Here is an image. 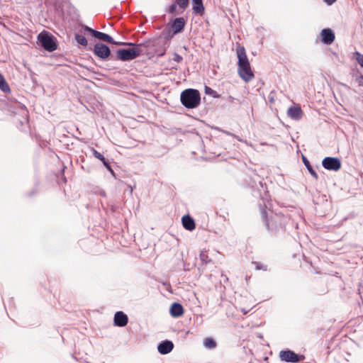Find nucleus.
Here are the masks:
<instances>
[{"label":"nucleus","mask_w":363,"mask_h":363,"mask_svg":"<svg viewBox=\"0 0 363 363\" xmlns=\"http://www.w3.org/2000/svg\"><path fill=\"white\" fill-rule=\"evenodd\" d=\"M261 213L267 230L274 234L282 230L289 220L288 216L280 213L272 214L268 217L264 209L262 210Z\"/></svg>","instance_id":"nucleus-1"},{"label":"nucleus","mask_w":363,"mask_h":363,"mask_svg":"<svg viewBox=\"0 0 363 363\" xmlns=\"http://www.w3.org/2000/svg\"><path fill=\"white\" fill-rule=\"evenodd\" d=\"M237 56L238 59V74L245 82H250L254 78V74L251 69L250 64L243 46H238Z\"/></svg>","instance_id":"nucleus-2"},{"label":"nucleus","mask_w":363,"mask_h":363,"mask_svg":"<svg viewBox=\"0 0 363 363\" xmlns=\"http://www.w3.org/2000/svg\"><path fill=\"white\" fill-rule=\"evenodd\" d=\"M180 101L185 108L193 109L200 104L201 94L197 89H186L181 93Z\"/></svg>","instance_id":"nucleus-3"},{"label":"nucleus","mask_w":363,"mask_h":363,"mask_svg":"<svg viewBox=\"0 0 363 363\" xmlns=\"http://www.w3.org/2000/svg\"><path fill=\"white\" fill-rule=\"evenodd\" d=\"M143 44H137L136 47L128 49H118L116 51V57L113 60H120L121 61H129L137 58L143 52L142 47Z\"/></svg>","instance_id":"nucleus-4"},{"label":"nucleus","mask_w":363,"mask_h":363,"mask_svg":"<svg viewBox=\"0 0 363 363\" xmlns=\"http://www.w3.org/2000/svg\"><path fill=\"white\" fill-rule=\"evenodd\" d=\"M37 38L40 45L44 50L48 52H53L57 50V39L49 32L43 30L38 35Z\"/></svg>","instance_id":"nucleus-5"},{"label":"nucleus","mask_w":363,"mask_h":363,"mask_svg":"<svg viewBox=\"0 0 363 363\" xmlns=\"http://www.w3.org/2000/svg\"><path fill=\"white\" fill-rule=\"evenodd\" d=\"M93 52L95 55L101 60H106L109 57L113 59L114 57L111 55V50L108 45L102 43H97L95 44Z\"/></svg>","instance_id":"nucleus-6"},{"label":"nucleus","mask_w":363,"mask_h":363,"mask_svg":"<svg viewBox=\"0 0 363 363\" xmlns=\"http://www.w3.org/2000/svg\"><path fill=\"white\" fill-rule=\"evenodd\" d=\"M279 358L282 362L296 363L300 362L303 357L297 354L292 350H286L279 352Z\"/></svg>","instance_id":"nucleus-7"},{"label":"nucleus","mask_w":363,"mask_h":363,"mask_svg":"<svg viewBox=\"0 0 363 363\" xmlns=\"http://www.w3.org/2000/svg\"><path fill=\"white\" fill-rule=\"evenodd\" d=\"M323 167L331 171H337L341 168V161L337 157H326L322 161Z\"/></svg>","instance_id":"nucleus-8"},{"label":"nucleus","mask_w":363,"mask_h":363,"mask_svg":"<svg viewBox=\"0 0 363 363\" xmlns=\"http://www.w3.org/2000/svg\"><path fill=\"white\" fill-rule=\"evenodd\" d=\"M185 25L186 21L182 17L176 18L172 23H168V26H170V28L173 31V35L181 33L184 30Z\"/></svg>","instance_id":"nucleus-9"},{"label":"nucleus","mask_w":363,"mask_h":363,"mask_svg":"<svg viewBox=\"0 0 363 363\" xmlns=\"http://www.w3.org/2000/svg\"><path fill=\"white\" fill-rule=\"evenodd\" d=\"M128 323V318L123 311H117L113 318V325L118 327H124Z\"/></svg>","instance_id":"nucleus-10"},{"label":"nucleus","mask_w":363,"mask_h":363,"mask_svg":"<svg viewBox=\"0 0 363 363\" xmlns=\"http://www.w3.org/2000/svg\"><path fill=\"white\" fill-rule=\"evenodd\" d=\"M174 348V344L171 340H162L157 345L158 352L161 354H167L172 351Z\"/></svg>","instance_id":"nucleus-11"},{"label":"nucleus","mask_w":363,"mask_h":363,"mask_svg":"<svg viewBox=\"0 0 363 363\" xmlns=\"http://www.w3.org/2000/svg\"><path fill=\"white\" fill-rule=\"evenodd\" d=\"M184 312L182 305L178 302L173 303L169 307V313L173 318H179Z\"/></svg>","instance_id":"nucleus-12"},{"label":"nucleus","mask_w":363,"mask_h":363,"mask_svg":"<svg viewBox=\"0 0 363 363\" xmlns=\"http://www.w3.org/2000/svg\"><path fill=\"white\" fill-rule=\"evenodd\" d=\"M320 35L322 42L326 45L331 44L335 40V34L330 28L322 30Z\"/></svg>","instance_id":"nucleus-13"},{"label":"nucleus","mask_w":363,"mask_h":363,"mask_svg":"<svg viewBox=\"0 0 363 363\" xmlns=\"http://www.w3.org/2000/svg\"><path fill=\"white\" fill-rule=\"evenodd\" d=\"M287 114L291 119L298 121L303 116V111L300 106H291L288 108Z\"/></svg>","instance_id":"nucleus-14"},{"label":"nucleus","mask_w":363,"mask_h":363,"mask_svg":"<svg viewBox=\"0 0 363 363\" xmlns=\"http://www.w3.org/2000/svg\"><path fill=\"white\" fill-rule=\"evenodd\" d=\"M182 225L186 230H193L195 227L194 220L189 215H185L182 219Z\"/></svg>","instance_id":"nucleus-15"},{"label":"nucleus","mask_w":363,"mask_h":363,"mask_svg":"<svg viewBox=\"0 0 363 363\" xmlns=\"http://www.w3.org/2000/svg\"><path fill=\"white\" fill-rule=\"evenodd\" d=\"M192 9L197 13L202 15L204 12V6L202 0H192Z\"/></svg>","instance_id":"nucleus-16"},{"label":"nucleus","mask_w":363,"mask_h":363,"mask_svg":"<svg viewBox=\"0 0 363 363\" xmlns=\"http://www.w3.org/2000/svg\"><path fill=\"white\" fill-rule=\"evenodd\" d=\"M94 38H96L101 41H104V42H106V43H114V40L111 35H109L108 34H106L105 33L98 31V30H96Z\"/></svg>","instance_id":"nucleus-17"},{"label":"nucleus","mask_w":363,"mask_h":363,"mask_svg":"<svg viewBox=\"0 0 363 363\" xmlns=\"http://www.w3.org/2000/svg\"><path fill=\"white\" fill-rule=\"evenodd\" d=\"M203 345L205 348L213 350L217 347L216 340L212 337H206L203 340Z\"/></svg>","instance_id":"nucleus-18"},{"label":"nucleus","mask_w":363,"mask_h":363,"mask_svg":"<svg viewBox=\"0 0 363 363\" xmlns=\"http://www.w3.org/2000/svg\"><path fill=\"white\" fill-rule=\"evenodd\" d=\"M302 160L304 165L310 172V174L315 179H317L318 178V176L316 173V172L313 169V167L311 165L310 162L305 157L302 156Z\"/></svg>","instance_id":"nucleus-19"},{"label":"nucleus","mask_w":363,"mask_h":363,"mask_svg":"<svg viewBox=\"0 0 363 363\" xmlns=\"http://www.w3.org/2000/svg\"><path fill=\"white\" fill-rule=\"evenodd\" d=\"M0 89L4 93H9L11 89L4 77L0 73Z\"/></svg>","instance_id":"nucleus-20"},{"label":"nucleus","mask_w":363,"mask_h":363,"mask_svg":"<svg viewBox=\"0 0 363 363\" xmlns=\"http://www.w3.org/2000/svg\"><path fill=\"white\" fill-rule=\"evenodd\" d=\"M74 38L76 41L82 46H86L88 44L86 38L83 35L76 33Z\"/></svg>","instance_id":"nucleus-21"},{"label":"nucleus","mask_w":363,"mask_h":363,"mask_svg":"<svg viewBox=\"0 0 363 363\" xmlns=\"http://www.w3.org/2000/svg\"><path fill=\"white\" fill-rule=\"evenodd\" d=\"M162 35H164V38L167 40L170 39L174 37V35H173V31L171 28H169V26L163 30Z\"/></svg>","instance_id":"nucleus-22"},{"label":"nucleus","mask_w":363,"mask_h":363,"mask_svg":"<svg viewBox=\"0 0 363 363\" xmlns=\"http://www.w3.org/2000/svg\"><path fill=\"white\" fill-rule=\"evenodd\" d=\"M205 93L206 94L211 95L215 99H218L220 96V95L218 94L216 91L207 86H205Z\"/></svg>","instance_id":"nucleus-23"},{"label":"nucleus","mask_w":363,"mask_h":363,"mask_svg":"<svg viewBox=\"0 0 363 363\" xmlns=\"http://www.w3.org/2000/svg\"><path fill=\"white\" fill-rule=\"evenodd\" d=\"M200 259L203 263L208 264L210 263L211 259L208 257V253L206 251H201L200 253Z\"/></svg>","instance_id":"nucleus-24"},{"label":"nucleus","mask_w":363,"mask_h":363,"mask_svg":"<svg viewBox=\"0 0 363 363\" xmlns=\"http://www.w3.org/2000/svg\"><path fill=\"white\" fill-rule=\"evenodd\" d=\"M189 0H175L176 4L183 10L186 9L189 6Z\"/></svg>","instance_id":"nucleus-25"},{"label":"nucleus","mask_w":363,"mask_h":363,"mask_svg":"<svg viewBox=\"0 0 363 363\" xmlns=\"http://www.w3.org/2000/svg\"><path fill=\"white\" fill-rule=\"evenodd\" d=\"M91 151H92V153L94 155V156L99 159V160H101L102 162H104V161H106V158L104 157L103 155H101L100 152H99L97 150H96L95 149L92 148L91 149Z\"/></svg>","instance_id":"nucleus-26"},{"label":"nucleus","mask_w":363,"mask_h":363,"mask_svg":"<svg viewBox=\"0 0 363 363\" xmlns=\"http://www.w3.org/2000/svg\"><path fill=\"white\" fill-rule=\"evenodd\" d=\"M355 55L357 61L361 65V67H363V55L358 52H357Z\"/></svg>","instance_id":"nucleus-27"},{"label":"nucleus","mask_w":363,"mask_h":363,"mask_svg":"<svg viewBox=\"0 0 363 363\" xmlns=\"http://www.w3.org/2000/svg\"><path fill=\"white\" fill-rule=\"evenodd\" d=\"M84 30L89 32L93 37L95 36V33H96V30H94L93 28H91L87 26H84Z\"/></svg>","instance_id":"nucleus-28"},{"label":"nucleus","mask_w":363,"mask_h":363,"mask_svg":"<svg viewBox=\"0 0 363 363\" xmlns=\"http://www.w3.org/2000/svg\"><path fill=\"white\" fill-rule=\"evenodd\" d=\"M177 4H172L169 6L168 12L171 14H173L176 12L177 10Z\"/></svg>","instance_id":"nucleus-29"},{"label":"nucleus","mask_w":363,"mask_h":363,"mask_svg":"<svg viewBox=\"0 0 363 363\" xmlns=\"http://www.w3.org/2000/svg\"><path fill=\"white\" fill-rule=\"evenodd\" d=\"M173 60L177 62H181L183 60V57L180 55H179L177 53H174V57H173Z\"/></svg>","instance_id":"nucleus-30"},{"label":"nucleus","mask_w":363,"mask_h":363,"mask_svg":"<svg viewBox=\"0 0 363 363\" xmlns=\"http://www.w3.org/2000/svg\"><path fill=\"white\" fill-rule=\"evenodd\" d=\"M104 165L106 167V168L112 174H113V170L112 169L111 167L110 166L107 160L104 161L103 162Z\"/></svg>","instance_id":"nucleus-31"},{"label":"nucleus","mask_w":363,"mask_h":363,"mask_svg":"<svg viewBox=\"0 0 363 363\" xmlns=\"http://www.w3.org/2000/svg\"><path fill=\"white\" fill-rule=\"evenodd\" d=\"M356 82L358 83L359 86H363V76L359 75L356 77Z\"/></svg>","instance_id":"nucleus-32"},{"label":"nucleus","mask_w":363,"mask_h":363,"mask_svg":"<svg viewBox=\"0 0 363 363\" xmlns=\"http://www.w3.org/2000/svg\"><path fill=\"white\" fill-rule=\"evenodd\" d=\"M125 42H116L114 40V43H111V44L116 45H123L125 46Z\"/></svg>","instance_id":"nucleus-33"},{"label":"nucleus","mask_w":363,"mask_h":363,"mask_svg":"<svg viewBox=\"0 0 363 363\" xmlns=\"http://www.w3.org/2000/svg\"><path fill=\"white\" fill-rule=\"evenodd\" d=\"M337 0H324V1L328 4V5H332L333 4H334Z\"/></svg>","instance_id":"nucleus-34"},{"label":"nucleus","mask_w":363,"mask_h":363,"mask_svg":"<svg viewBox=\"0 0 363 363\" xmlns=\"http://www.w3.org/2000/svg\"><path fill=\"white\" fill-rule=\"evenodd\" d=\"M137 45L133 43H128V42H125V46H134V47H136Z\"/></svg>","instance_id":"nucleus-35"},{"label":"nucleus","mask_w":363,"mask_h":363,"mask_svg":"<svg viewBox=\"0 0 363 363\" xmlns=\"http://www.w3.org/2000/svg\"><path fill=\"white\" fill-rule=\"evenodd\" d=\"M252 307H251L250 309L248 310H246L245 308H241V311L244 313V314H247L248 313V311L252 309Z\"/></svg>","instance_id":"nucleus-36"},{"label":"nucleus","mask_w":363,"mask_h":363,"mask_svg":"<svg viewBox=\"0 0 363 363\" xmlns=\"http://www.w3.org/2000/svg\"><path fill=\"white\" fill-rule=\"evenodd\" d=\"M223 133H225L226 135H231V136H235L234 134L228 132V131H226V130H221Z\"/></svg>","instance_id":"nucleus-37"},{"label":"nucleus","mask_w":363,"mask_h":363,"mask_svg":"<svg viewBox=\"0 0 363 363\" xmlns=\"http://www.w3.org/2000/svg\"><path fill=\"white\" fill-rule=\"evenodd\" d=\"M256 264H257V265H256V269H262V267H261L258 263H256Z\"/></svg>","instance_id":"nucleus-38"},{"label":"nucleus","mask_w":363,"mask_h":363,"mask_svg":"<svg viewBox=\"0 0 363 363\" xmlns=\"http://www.w3.org/2000/svg\"><path fill=\"white\" fill-rule=\"evenodd\" d=\"M128 188L130 189V194H132V192H133V189H132V187H131L130 186H128Z\"/></svg>","instance_id":"nucleus-39"}]
</instances>
